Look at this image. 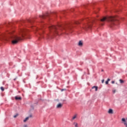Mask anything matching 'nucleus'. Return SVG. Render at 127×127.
Returning <instances> with one entry per match:
<instances>
[{
  "instance_id": "nucleus-1",
  "label": "nucleus",
  "mask_w": 127,
  "mask_h": 127,
  "mask_svg": "<svg viewBox=\"0 0 127 127\" xmlns=\"http://www.w3.org/2000/svg\"><path fill=\"white\" fill-rule=\"evenodd\" d=\"M88 23L84 25L83 28L85 30H88L92 27L93 23L97 25H101L103 26L105 24V22L106 21L108 22L109 26L111 28H117L119 25V18L115 16H107L103 17L101 19H93L92 20H86Z\"/></svg>"
},
{
  "instance_id": "nucleus-2",
  "label": "nucleus",
  "mask_w": 127,
  "mask_h": 127,
  "mask_svg": "<svg viewBox=\"0 0 127 127\" xmlns=\"http://www.w3.org/2000/svg\"><path fill=\"white\" fill-rule=\"evenodd\" d=\"M49 29L52 33V35H60L61 31H71L72 29V24L66 23L64 24H59L58 26L51 25L49 26Z\"/></svg>"
},
{
  "instance_id": "nucleus-3",
  "label": "nucleus",
  "mask_w": 127,
  "mask_h": 127,
  "mask_svg": "<svg viewBox=\"0 0 127 127\" xmlns=\"http://www.w3.org/2000/svg\"><path fill=\"white\" fill-rule=\"evenodd\" d=\"M10 39L12 44H17L20 40H22L21 37L13 34V31H8L6 34H0V41H7Z\"/></svg>"
},
{
  "instance_id": "nucleus-4",
  "label": "nucleus",
  "mask_w": 127,
  "mask_h": 127,
  "mask_svg": "<svg viewBox=\"0 0 127 127\" xmlns=\"http://www.w3.org/2000/svg\"><path fill=\"white\" fill-rule=\"evenodd\" d=\"M19 32L20 35L22 37H24L26 35V30L25 29H20Z\"/></svg>"
},
{
  "instance_id": "nucleus-5",
  "label": "nucleus",
  "mask_w": 127,
  "mask_h": 127,
  "mask_svg": "<svg viewBox=\"0 0 127 127\" xmlns=\"http://www.w3.org/2000/svg\"><path fill=\"white\" fill-rule=\"evenodd\" d=\"M39 17L41 19H45L46 18H49V14L48 13H46L43 15H40Z\"/></svg>"
},
{
  "instance_id": "nucleus-6",
  "label": "nucleus",
  "mask_w": 127,
  "mask_h": 127,
  "mask_svg": "<svg viewBox=\"0 0 127 127\" xmlns=\"http://www.w3.org/2000/svg\"><path fill=\"white\" fill-rule=\"evenodd\" d=\"M43 27V26H42V28L41 29L36 28V30H37V31H38L39 35H40V36H42V33H43V30H42V33L40 32V31H39V30H41Z\"/></svg>"
},
{
  "instance_id": "nucleus-7",
  "label": "nucleus",
  "mask_w": 127,
  "mask_h": 127,
  "mask_svg": "<svg viewBox=\"0 0 127 127\" xmlns=\"http://www.w3.org/2000/svg\"><path fill=\"white\" fill-rule=\"evenodd\" d=\"M27 22L29 23V24H33L34 22V19H28L27 20Z\"/></svg>"
},
{
  "instance_id": "nucleus-8",
  "label": "nucleus",
  "mask_w": 127,
  "mask_h": 127,
  "mask_svg": "<svg viewBox=\"0 0 127 127\" xmlns=\"http://www.w3.org/2000/svg\"><path fill=\"white\" fill-rule=\"evenodd\" d=\"M122 122H124V125L126 127H127V121H126V119L125 118H123L122 119Z\"/></svg>"
},
{
  "instance_id": "nucleus-9",
  "label": "nucleus",
  "mask_w": 127,
  "mask_h": 127,
  "mask_svg": "<svg viewBox=\"0 0 127 127\" xmlns=\"http://www.w3.org/2000/svg\"><path fill=\"white\" fill-rule=\"evenodd\" d=\"M63 106L61 103H59L57 105V109H61Z\"/></svg>"
},
{
  "instance_id": "nucleus-10",
  "label": "nucleus",
  "mask_w": 127,
  "mask_h": 127,
  "mask_svg": "<svg viewBox=\"0 0 127 127\" xmlns=\"http://www.w3.org/2000/svg\"><path fill=\"white\" fill-rule=\"evenodd\" d=\"M78 46H80V47H82L83 46V41H79L78 44Z\"/></svg>"
},
{
  "instance_id": "nucleus-11",
  "label": "nucleus",
  "mask_w": 127,
  "mask_h": 127,
  "mask_svg": "<svg viewBox=\"0 0 127 127\" xmlns=\"http://www.w3.org/2000/svg\"><path fill=\"white\" fill-rule=\"evenodd\" d=\"M15 99L16 100V101H18L19 100H21V97H18V96H15Z\"/></svg>"
},
{
  "instance_id": "nucleus-12",
  "label": "nucleus",
  "mask_w": 127,
  "mask_h": 127,
  "mask_svg": "<svg viewBox=\"0 0 127 127\" xmlns=\"http://www.w3.org/2000/svg\"><path fill=\"white\" fill-rule=\"evenodd\" d=\"M113 113H114V112H113V109H110L109 110V111H108V114H113Z\"/></svg>"
},
{
  "instance_id": "nucleus-13",
  "label": "nucleus",
  "mask_w": 127,
  "mask_h": 127,
  "mask_svg": "<svg viewBox=\"0 0 127 127\" xmlns=\"http://www.w3.org/2000/svg\"><path fill=\"white\" fill-rule=\"evenodd\" d=\"M92 89H95L96 92H97V91H98V87H97V86H93V87H92Z\"/></svg>"
},
{
  "instance_id": "nucleus-14",
  "label": "nucleus",
  "mask_w": 127,
  "mask_h": 127,
  "mask_svg": "<svg viewBox=\"0 0 127 127\" xmlns=\"http://www.w3.org/2000/svg\"><path fill=\"white\" fill-rule=\"evenodd\" d=\"M110 81H111V79L110 78H108L107 80L105 82V84L106 85H108V84H109V82H110Z\"/></svg>"
},
{
  "instance_id": "nucleus-15",
  "label": "nucleus",
  "mask_w": 127,
  "mask_h": 127,
  "mask_svg": "<svg viewBox=\"0 0 127 127\" xmlns=\"http://www.w3.org/2000/svg\"><path fill=\"white\" fill-rule=\"evenodd\" d=\"M73 126H74L75 127H79V126H78V123L76 122L73 123Z\"/></svg>"
},
{
  "instance_id": "nucleus-16",
  "label": "nucleus",
  "mask_w": 127,
  "mask_h": 127,
  "mask_svg": "<svg viewBox=\"0 0 127 127\" xmlns=\"http://www.w3.org/2000/svg\"><path fill=\"white\" fill-rule=\"evenodd\" d=\"M28 120H29V117L26 118L25 119L23 120L24 123H26Z\"/></svg>"
},
{
  "instance_id": "nucleus-17",
  "label": "nucleus",
  "mask_w": 127,
  "mask_h": 127,
  "mask_svg": "<svg viewBox=\"0 0 127 127\" xmlns=\"http://www.w3.org/2000/svg\"><path fill=\"white\" fill-rule=\"evenodd\" d=\"M74 23V24H79L80 21H75Z\"/></svg>"
},
{
  "instance_id": "nucleus-18",
  "label": "nucleus",
  "mask_w": 127,
  "mask_h": 127,
  "mask_svg": "<svg viewBox=\"0 0 127 127\" xmlns=\"http://www.w3.org/2000/svg\"><path fill=\"white\" fill-rule=\"evenodd\" d=\"M0 90H1L2 92H3V91H4V88H3V87L1 86L0 87Z\"/></svg>"
},
{
  "instance_id": "nucleus-19",
  "label": "nucleus",
  "mask_w": 127,
  "mask_h": 127,
  "mask_svg": "<svg viewBox=\"0 0 127 127\" xmlns=\"http://www.w3.org/2000/svg\"><path fill=\"white\" fill-rule=\"evenodd\" d=\"M119 81H120L121 84H124V80H123L122 79H120Z\"/></svg>"
},
{
  "instance_id": "nucleus-20",
  "label": "nucleus",
  "mask_w": 127,
  "mask_h": 127,
  "mask_svg": "<svg viewBox=\"0 0 127 127\" xmlns=\"http://www.w3.org/2000/svg\"><path fill=\"white\" fill-rule=\"evenodd\" d=\"M76 118H77V115H74V116L72 117V120H75V119H76Z\"/></svg>"
},
{
  "instance_id": "nucleus-21",
  "label": "nucleus",
  "mask_w": 127,
  "mask_h": 127,
  "mask_svg": "<svg viewBox=\"0 0 127 127\" xmlns=\"http://www.w3.org/2000/svg\"><path fill=\"white\" fill-rule=\"evenodd\" d=\"M63 91H66V89H61V91L63 92Z\"/></svg>"
},
{
  "instance_id": "nucleus-22",
  "label": "nucleus",
  "mask_w": 127,
  "mask_h": 127,
  "mask_svg": "<svg viewBox=\"0 0 127 127\" xmlns=\"http://www.w3.org/2000/svg\"><path fill=\"white\" fill-rule=\"evenodd\" d=\"M18 116V114H16L14 116V118H16V117H17Z\"/></svg>"
},
{
  "instance_id": "nucleus-23",
  "label": "nucleus",
  "mask_w": 127,
  "mask_h": 127,
  "mask_svg": "<svg viewBox=\"0 0 127 127\" xmlns=\"http://www.w3.org/2000/svg\"><path fill=\"white\" fill-rule=\"evenodd\" d=\"M113 94H115V93H116V90H113Z\"/></svg>"
},
{
  "instance_id": "nucleus-24",
  "label": "nucleus",
  "mask_w": 127,
  "mask_h": 127,
  "mask_svg": "<svg viewBox=\"0 0 127 127\" xmlns=\"http://www.w3.org/2000/svg\"><path fill=\"white\" fill-rule=\"evenodd\" d=\"M104 82H105V80H104V79H103V80H102V84L104 83Z\"/></svg>"
},
{
  "instance_id": "nucleus-25",
  "label": "nucleus",
  "mask_w": 127,
  "mask_h": 127,
  "mask_svg": "<svg viewBox=\"0 0 127 127\" xmlns=\"http://www.w3.org/2000/svg\"><path fill=\"white\" fill-rule=\"evenodd\" d=\"M32 115H30L29 117H28V118H29V119L30 118H32Z\"/></svg>"
},
{
  "instance_id": "nucleus-26",
  "label": "nucleus",
  "mask_w": 127,
  "mask_h": 127,
  "mask_svg": "<svg viewBox=\"0 0 127 127\" xmlns=\"http://www.w3.org/2000/svg\"><path fill=\"white\" fill-rule=\"evenodd\" d=\"M112 84H115V81H112Z\"/></svg>"
},
{
  "instance_id": "nucleus-27",
  "label": "nucleus",
  "mask_w": 127,
  "mask_h": 127,
  "mask_svg": "<svg viewBox=\"0 0 127 127\" xmlns=\"http://www.w3.org/2000/svg\"><path fill=\"white\" fill-rule=\"evenodd\" d=\"M31 107L32 109H33V110L34 109V108L33 107V106L32 105Z\"/></svg>"
},
{
  "instance_id": "nucleus-28",
  "label": "nucleus",
  "mask_w": 127,
  "mask_h": 127,
  "mask_svg": "<svg viewBox=\"0 0 127 127\" xmlns=\"http://www.w3.org/2000/svg\"><path fill=\"white\" fill-rule=\"evenodd\" d=\"M24 127H27V125H25L24 126Z\"/></svg>"
},
{
  "instance_id": "nucleus-29",
  "label": "nucleus",
  "mask_w": 127,
  "mask_h": 127,
  "mask_svg": "<svg viewBox=\"0 0 127 127\" xmlns=\"http://www.w3.org/2000/svg\"><path fill=\"white\" fill-rule=\"evenodd\" d=\"M8 25H10V24H7V25H6V26L7 27V26H8Z\"/></svg>"
},
{
  "instance_id": "nucleus-30",
  "label": "nucleus",
  "mask_w": 127,
  "mask_h": 127,
  "mask_svg": "<svg viewBox=\"0 0 127 127\" xmlns=\"http://www.w3.org/2000/svg\"><path fill=\"white\" fill-rule=\"evenodd\" d=\"M16 79H17V77H16V78H14L13 80H14V81H15V80H16Z\"/></svg>"
},
{
  "instance_id": "nucleus-31",
  "label": "nucleus",
  "mask_w": 127,
  "mask_h": 127,
  "mask_svg": "<svg viewBox=\"0 0 127 127\" xmlns=\"http://www.w3.org/2000/svg\"><path fill=\"white\" fill-rule=\"evenodd\" d=\"M101 71H102V72H104V69H102L101 70Z\"/></svg>"
},
{
  "instance_id": "nucleus-32",
  "label": "nucleus",
  "mask_w": 127,
  "mask_h": 127,
  "mask_svg": "<svg viewBox=\"0 0 127 127\" xmlns=\"http://www.w3.org/2000/svg\"><path fill=\"white\" fill-rule=\"evenodd\" d=\"M64 32V33H65V32Z\"/></svg>"
}]
</instances>
